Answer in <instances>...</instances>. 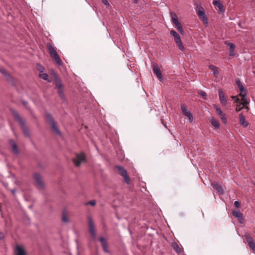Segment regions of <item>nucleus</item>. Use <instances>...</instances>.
<instances>
[{"mask_svg": "<svg viewBox=\"0 0 255 255\" xmlns=\"http://www.w3.org/2000/svg\"><path fill=\"white\" fill-rule=\"evenodd\" d=\"M12 114L13 118L14 120L16 121H17L21 128V129L22 130L23 133L24 135L26 137H29V133L26 127H25V124L24 121L22 120V118L20 117V116L19 115V114L16 112V111H13Z\"/></svg>", "mask_w": 255, "mask_h": 255, "instance_id": "f257e3e1", "label": "nucleus"}, {"mask_svg": "<svg viewBox=\"0 0 255 255\" xmlns=\"http://www.w3.org/2000/svg\"><path fill=\"white\" fill-rule=\"evenodd\" d=\"M47 47L51 57H52L55 60L58 65H61L62 64L61 60L56 51L55 50L54 47L51 44L49 43H47Z\"/></svg>", "mask_w": 255, "mask_h": 255, "instance_id": "f03ea898", "label": "nucleus"}, {"mask_svg": "<svg viewBox=\"0 0 255 255\" xmlns=\"http://www.w3.org/2000/svg\"><path fill=\"white\" fill-rule=\"evenodd\" d=\"M196 12L204 24L207 25L208 23V18L205 14V11L203 7L201 5H197L196 8Z\"/></svg>", "mask_w": 255, "mask_h": 255, "instance_id": "7ed1b4c3", "label": "nucleus"}, {"mask_svg": "<svg viewBox=\"0 0 255 255\" xmlns=\"http://www.w3.org/2000/svg\"><path fill=\"white\" fill-rule=\"evenodd\" d=\"M72 161L76 166H79L81 163L86 162L85 154L83 152L77 153L75 157L73 158Z\"/></svg>", "mask_w": 255, "mask_h": 255, "instance_id": "20e7f679", "label": "nucleus"}, {"mask_svg": "<svg viewBox=\"0 0 255 255\" xmlns=\"http://www.w3.org/2000/svg\"><path fill=\"white\" fill-rule=\"evenodd\" d=\"M33 178L35 182V185L39 190H42L44 187V183L43 181L41 176L37 173H35L33 174Z\"/></svg>", "mask_w": 255, "mask_h": 255, "instance_id": "39448f33", "label": "nucleus"}, {"mask_svg": "<svg viewBox=\"0 0 255 255\" xmlns=\"http://www.w3.org/2000/svg\"><path fill=\"white\" fill-rule=\"evenodd\" d=\"M55 83L56 88L58 89L59 96L62 98H64V95L63 91V85L61 82L60 79L58 77L56 74L55 75Z\"/></svg>", "mask_w": 255, "mask_h": 255, "instance_id": "423d86ee", "label": "nucleus"}, {"mask_svg": "<svg viewBox=\"0 0 255 255\" xmlns=\"http://www.w3.org/2000/svg\"><path fill=\"white\" fill-rule=\"evenodd\" d=\"M88 224L90 235L93 239H95L96 237L95 228L92 218L90 216L88 217Z\"/></svg>", "mask_w": 255, "mask_h": 255, "instance_id": "0eeeda50", "label": "nucleus"}, {"mask_svg": "<svg viewBox=\"0 0 255 255\" xmlns=\"http://www.w3.org/2000/svg\"><path fill=\"white\" fill-rule=\"evenodd\" d=\"M116 168L118 169L119 174L124 178L125 182L127 184H129L130 182V178L128 175L127 171L121 166H117Z\"/></svg>", "mask_w": 255, "mask_h": 255, "instance_id": "6e6552de", "label": "nucleus"}, {"mask_svg": "<svg viewBox=\"0 0 255 255\" xmlns=\"http://www.w3.org/2000/svg\"><path fill=\"white\" fill-rule=\"evenodd\" d=\"M46 117L50 122V124L51 125V128H52L53 130L56 133H57L58 134H60V130H59L58 127H57L56 124L55 122L52 117L50 114H47Z\"/></svg>", "mask_w": 255, "mask_h": 255, "instance_id": "1a4fd4ad", "label": "nucleus"}, {"mask_svg": "<svg viewBox=\"0 0 255 255\" xmlns=\"http://www.w3.org/2000/svg\"><path fill=\"white\" fill-rule=\"evenodd\" d=\"M244 237L250 248L253 250V252L255 253V243L253 238L249 234H246Z\"/></svg>", "mask_w": 255, "mask_h": 255, "instance_id": "9d476101", "label": "nucleus"}, {"mask_svg": "<svg viewBox=\"0 0 255 255\" xmlns=\"http://www.w3.org/2000/svg\"><path fill=\"white\" fill-rule=\"evenodd\" d=\"M181 111L186 117H187L190 122L193 121V116L190 111L187 109V106L185 104H182L181 106Z\"/></svg>", "mask_w": 255, "mask_h": 255, "instance_id": "9b49d317", "label": "nucleus"}, {"mask_svg": "<svg viewBox=\"0 0 255 255\" xmlns=\"http://www.w3.org/2000/svg\"><path fill=\"white\" fill-rule=\"evenodd\" d=\"M214 107L216 109L217 114L222 120L223 123L224 124H226L227 122V120L226 117V115L222 112L221 108H219L218 106L214 105Z\"/></svg>", "mask_w": 255, "mask_h": 255, "instance_id": "f8f14e48", "label": "nucleus"}, {"mask_svg": "<svg viewBox=\"0 0 255 255\" xmlns=\"http://www.w3.org/2000/svg\"><path fill=\"white\" fill-rule=\"evenodd\" d=\"M219 98L221 104L224 106H226L227 104V101L225 98L224 93L221 89L219 91Z\"/></svg>", "mask_w": 255, "mask_h": 255, "instance_id": "ddd939ff", "label": "nucleus"}, {"mask_svg": "<svg viewBox=\"0 0 255 255\" xmlns=\"http://www.w3.org/2000/svg\"><path fill=\"white\" fill-rule=\"evenodd\" d=\"M239 123L240 125L246 128L249 125V123L246 121L245 117L242 113H240L239 115Z\"/></svg>", "mask_w": 255, "mask_h": 255, "instance_id": "4468645a", "label": "nucleus"}, {"mask_svg": "<svg viewBox=\"0 0 255 255\" xmlns=\"http://www.w3.org/2000/svg\"><path fill=\"white\" fill-rule=\"evenodd\" d=\"M152 69H153V71L154 73L156 75L157 78L159 80L162 79V75L161 72L159 68H158L157 65L154 64L153 65Z\"/></svg>", "mask_w": 255, "mask_h": 255, "instance_id": "2eb2a0df", "label": "nucleus"}, {"mask_svg": "<svg viewBox=\"0 0 255 255\" xmlns=\"http://www.w3.org/2000/svg\"><path fill=\"white\" fill-rule=\"evenodd\" d=\"M216 3L214 4L213 5L216 7V8H218L217 10L218 11V13L220 14L224 13L225 12V9L224 8V6L223 3H221V2H216Z\"/></svg>", "mask_w": 255, "mask_h": 255, "instance_id": "dca6fc26", "label": "nucleus"}, {"mask_svg": "<svg viewBox=\"0 0 255 255\" xmlns=\"http://www.w3.org/2000/svg\"><path fill=\"white\" fill-rule=\"evenodd\" d=\"M99 241L101 242L102 244V246L103 247L104 251L106 253H108V245L106 240L103 237H100L99 238Z\"/></svg>", "mask_w": 255, "mask_h": 255, "instance_id": "f3484780", "label": "nucleus"}, {"mask_svg": "<svg viewBox=\"0 0 255 255\" xmlns=\"http://www.w3.org/2000/svg\"><path fill=\"white\" fill-rule=\"evenodd\" d=\"M232 214L234 217L238 219L239 222L240 223H242V222L241 221L243 220V214L240 211L233 210L232 212Z\"/></svg>", "mask_w": 255, "mask_h": 255, "instance_id": "a211bd4d", "label": "nucleus"}, {"mask_svg": "<svg viewBox=\"0 0 255 255\" xmlns=\"http://www.w3.org/2000/svg\"><path fill=\"white\" fill-rule=\"evenodd\" d=\"M212 185L213 188H215L218 192H220V194H224V189L222 186H221L220 184L214 182L212 184Z\"/></svg>", "mask_w": 255, "mask_h": 255, "instance_id": "6ab92c4d", "label": "nucleus"}, {"mask_svg": "<svg viewBox=\"0 0 255 255\" xmlns=\"http://www.w3.org/2000/svg\"><path fill=\"white\" fill-rule=\"evenodd\" d=\"M236 83L238 86V88H239L240 92L246 91L244 86L239 78H237L236 79Z\"/></svg>", "mask_w": 255, "mask_h": 255, "instance_id": "aec40b11", "label": "nucleus"}, {"mask_svg": "<svg viewBox=\"0 0 255 255\" xmlns=\"http://www.w3.org/2000/svg\"><path fill=\"white\" fill-rule=\"evenodd\" d=\"M15 255H25L24 250L20 246H17L15 248Z\"/></svg>", "mask_w": 255, "mask_h": 255, "instance_id": "412c9836", "label": "nucleus"}, {"mask_svg": "<svg viewBox=\"0 0 255 255\" xmlns=\"http://www.w3.org/2000/svg\"><path fill=\"white\" fill-rule=\"evenodd\" d=\"M209 121L212 125L215 128H219L220 124L219 121L217 120L214 118H211Z\"/></svg>", "mask_w": 255, "mask_h": 255, "instance_id": "4be33fe9", "label": "nucleus"}, {"mask_svg": "<svg viewBox=\"0 0 255 255\" xmlns=\"http://www.w3.org/2000/svg\"><path fill=\"white\" fill-rule=\"evenodd\" d=\"M10 143L11 144L12 152L15 154L18 153L19 151L16 143L12 140H10Z\"/></svg>", "mask_w": 255, "mask_h": 255, "instance_id": "5701e85b", "label": "nucleus"}, {"mask_svg": "<svg viewBox=\"0 0 255 255\" xmlns=\"http://www.w3.org/2000/svg\"><path fill=\"white\" fill-rule=\"evenodd\" d=\"M209 68L213 71L215 77H217L219 75V71L217 68L213 65H210Z\"/></svg>", "mask_w": 255, "mask_h": 255, "instance_id": "b1692460", "label": "nucleus"}, {"mask_svg": "<svg viewBox=\"0 0 255 255\" xmlns=\"http://www.w3.org/2000/svg\"><path fill=\"white\" fill-rule=\"evenodd\" d=\"M170 15L172 17V22L175 25L180 22L178 20V17L177 15L175 14V13L173 12H171Z\"/></svg>", "mask_w": 255, "mask_h": 255, "instance_id": "393cba45", "label": "nucleus"}, {"mask_svg": "<svg viewBox=\"0 0 255 255\" xmlns=\"http://www.w3.org/2000/svg\"><path fill=\"white\" fill-rule=\"evenodd\" d=\"M171 246L176 252L177 253L179 254L181 253V249L176 242L172 243Z\"/></svg>", "mask_w": 255, "mask_h": 255, "instance_id": "a878e982", "label": "nucleus"}, {"mask_svg": "<svg viewBox=\"0 0 255 255\" xmlns=\"http://www.w3.org/2000/svg\"><path fill=\"white\" fill-rule=\"evenodd\" d=\"M175 42H176L177 46L178 47L179 49L181 51H183L184 50V47L183 46V44L181 40L180 39L179 40L175 41Z\"/></svg>", "mask_w": 255, "mask_h": 255, "instance_id": "bb28decb", "label": "nucleus"}, {"mask_svg": "<svg viewBox=\"0 0 255 255\" xmlns=\"http://www.w3.org/2000/svg\"><path fill=\"white\" fill-rule=\"evenodd\" d=\"M175 42H176L177 46L178 47L179 49L181 51H183L184 50V47L183 46V44L181 40L180 39L179 40L175 41Z\"/></svg>", "mask_w": 255, "mask_h": 255, "instance_id": "cd10ccee", "label": "nucleus"}, {"mask_svg": "<svg viewBox=\"0 0 255 255\" xmlns=\"http://www.w3.org/2000/svg\"><path fill=\"white\" fill-rule=\"evenodd\" d=\"M225 44L229 46L230 51H235V45L234 43L230 42L229 41H226L225 42Z\"/></svg>", "mask_w": 255, "mask_h": 255, "instance_id": "c85d7f7f", "label": "nucleus"}, {"mask_svg": "<svg viewBox=\"0 0 255 255\" xmlns=\"http://www.w3.org/2000/svg\"><path fill=\"white\" fill-rule=\"evenodd\" d=\"M39 77L41 78H42V79H44L45 80L47 81L48 82H51V80L48 79L49 76L46 73H41V74H39Z\"/></svg>", "mask_w": 255, "mask_h": 255, "instance_id": "c756f323", "label": "nucleus"}, {"mask_svg": "<svg viewBox=\"0 0 255 255\" xmlns=\"http://www.w3.org/2000/svg\"><path fill=\"white\" fill-rule=\"evenodd\" d=\"M177 27V30L182 34H184V31L182 28V26L180 22L175 24Z\"/></svg>", "mask_w": 255, "mask_h": 255, "instance_id": "7c9ffc66", "label": "nucleus"}, {"mask_svg": "<svg viewBox=\"0 0 255 255\" xmlns=\"http://www.w3.org/2000/svg\"><path fill=\"white\" fill-rule=\"evenodd\" d=\"M249 102L248 101L247 98L244 99V101H241V104L243 105L245 109H248V108L247 107V105L249 104Z\"/></svg>", "mask_w": 255, "mask_h": 255, "instance_id": "2f4dec72", "label": "nucleus"}, {"mask_svg": "<svg viewBox=\"0 0 255 255\" xmlns=\"http://www.w3.org/2000/svg\"><path fill=\"white\" fill-rule=\"evenodd\" d=\"M238 96H240L241 97V101H244V99L247 98L246 91L240 92V93L238 95Z\"/></svg>", "mask_w": 255, "mask_h": 255, "instance_id": "473e14b6", "label": "nucleus"}, {"mask_svg": "<svg viewBox=\"0 0 255 255\" xmlns=\"http://www.w3.org/2000/svg\"><path fill=\"white\" fill-rule=\"evenodd\" d=\"M62 220L63 222L68 223L69 222V219L66 216V214L64 213L62 214Z\"/></svg>", "mask_w": 255, "mask_h": 255, "instance_id": "72a5a7b5", "label": "nucleus"}, {"mask_svg": "<svg viewBox=\"0 0 255 255\" xmlns=\"http://www.w3.org/2000/svg\"><path fill=\"white\" fill-rule=\"evenodd\" d=\"M197 93L200 95H201L204 99L206 100L207 99V98H206L207 95L205 92L201 91V90H199V91H198Z\"/></svg>", "mask_w": 255, "mask_h": 255, "instance_id": "f704fd0d", "label": "nucleus"}, {"mask_svg": "<svg viewBox=\"0 0 255 255\" xmlns=\"http://www.w3.org/2000/svg\"><path fill=\"white\" fill-rule=\"evenodd\" d=\"M37 69L40 72H42L44 70V68L43 66H42L40 64H37Z\"/></svg>", "mask_w": 255, "mask_h": 255, "instance_id": "c9c22d12", "label": "nucleus"}, {"mask_svg": "<svg viewBox=\"0 0 255 255\" xmlns=\"http://www.w3.org/2000/svg\"><path fill=\"white\" fill-rule=\"evenodd\" d=\"M242 104H239L237 105L236 107V112H238L240 111H241L244 107L243 106H242Z\"/></svg>", "mask_w": 255, "mask_h": 255, "instance_id": "e433bc0d", "label": "nucleus"}, {"mask_svg": "<svg viewBox=\"0 0 255 255\" xmlns=\"http://www.w3.org/2000/svg\"><path fill=\"white\" fill-rule=\"evenodd\" d=\"M170 33L174 37H175L176 36L178 35L179 34L177 33L175 30H171L170 31Z\"/></svg>", "mask_w": 255, "mask_h": 255, "instance_id": "4c0bfd02", "label": "nucleus"}, {"mask_svg": "<svg viewBox=\"0 0 255 255\" xmlns=\"http://www.w3.org/2000/svg\"><path fill=\"white\" fill-rule=\"evenodd\" d=\"M234 206L237 208H239L240 207V202L238 201H235Z\"/></svg>", "mask_w": 255, "mask_h": 255, "instance_id": "58836bf2", "label": "nucleus"}, {"mask_svg": "<svg viewBox=\"0 0 255 255\" xmlns=\"http://www.w3.org/2000/svg\"><path fill=\"white\" fill-rule=\"evenodd\" d=\"M87 204H90L92 206H94L96 204V201L95 200H91L89 201V202L87 203Z\"/></svg>", "mask_w": 255, "mask_h": 255, "instance_id": "ea45409f", "label": "nucleus"}, {"mask_svg": "<svg viewBox=\"0 0 255 255\" xmlns=\"http://www.w3.org/2000/svg\"><path fill=\"white\" fill-rule=\"evenodd\" d=\"M235 102L237 103V104H240V103H241V99L240 100L239 98H238V96H237V98L235 99Z\"/></svg>", "mask_w": 255, "mask_h": 255, "instance_id": "a19ab883", "label": "nucleus"}, {"mask_svg": "<svg viewBox=\"0 0 255 255\" xmlns=\"http://www.w3.org/2000/svg\"><path fill=\"white\" fill-rule=\"evenodd\" d=\"M103 3L106 5H109V2H108V0H102Z\"/></svg>", "mask_w": 255, "mask_h": 255, "instance_id": "79ce46f5", "label": "nucleus"}, {"mask_svg": "<svg viewBox=\"0 0 255 255\" xmlns=\"http://www.w3.org/2000/svg\"><path fill=\"white\" fill-rule=\"evenodd\" d=\"M174 38V41H177L181 39L180 35L178 34V35L176 36Z\"/></svg>", "mask_w": 255, "mask_h": 255, "instance_id": "37998d69", "label": "nucleus"}, {"mask_svg": "<svg viewBox=\"0 0 255 255\" xmlns=\"http://www.w3.org/2000/svg\"><path fill=\"white\" fill-rule=\"evenodd\" d=\"M235 51H230V56H234L235 55V53L234 52Z\"/></svg>", "mask_w": 255, "mask_h": 255, "instance_id": "c03bdc74", "label": "nucleus"}, {"mask_svg": "<svg viewBox=\"0 0 255 255\" xmlns=\"http://www.w3.org/2000/svg\"><path fill=\"white\" fill-rule=\"evenodd\" d=\"M0 72L4 75H6V74H7L6 71L4 69H1Z\"/></svg>", "mask_w": 255, "mask_h": 255, "instance_id": "a18cd8bd", "label": "nucleus"}, {"mask_svg": "<svg viewBox=\"0 0 255 255\" xmlns=\"http://www.w3.org/2000/svg\"><path fill=\"white\" fill-rule=\"evenodd\" d=\"M4 235L2 233H0V240H2L4 238Z\"/></svg>", "mask_w": 255, "mask_h": 255, "instance_id": "49530a36", "label": "nucleus"}, {"mask_svg": "<svg viewBox=\"0 0 255 255\" xmlns=\"http://www.w3.org/2000/svg\"><path fill=\"white\" fill-rule=\"evenodd\" d=\"M216 2H220V0H213V4L216 3Z\"/></svg>", "mask_w": 255, "mask_h": 255, "instance_id": "de8ad7c7", "label": "nucleus"}, {"mask_svg": "<svg viewBox=\"0 0 255 255\" xmlns=\"http://www.w3.org/2000/svg\"><path fill=\"white\" fill-rule=\"evenodd\" d=\"M161 123L163 124V125L166 128V124H165L163 122V119H161Z\"/></svg>", "mask_w": 255, "mask_h": 255, "instance_id": "09e8293b", "label": "nucleus"}, {"mask_svg": "<svg viewBox=\"0 0 255 255\" xmlns=\"http://www.w3.org/2000/svg\"><path fill=\"white\" fill-rule=\"evenodd\" d=\"M237 96H232L231 97L232 99L235 100V99L237 98Z\"/></svg>", "mask_w": 255, "mask_h": 255, "instance_id": "8fccbe9b", "label": "nucleus"}, {"mask_svg": "<svg viewBox=\"0 0 255 255\" xmlns=\"http://www.w3.org/2000/svg\"><path fill=\"white\" fill-rule=\"evenodd\" d=\"M15 189H13L12 190V192L13 194H14L15 193Z\"/></svg>", "mask_w": 255, "mask_h": 255, "instance_id": "3c124183", "label": "nucleus"}, {"mask_svg": "<svg viewBox=\"0 0 255 255\" xmlns=\"http://www.w3.org/2000/svg\"><path fill=\"white\" fill-rule=\"evenodd\" d=\"M23 104L25 105H26V102L25 101H23Z\"/></svg>", "mask_w": 255, "mask_h": 255, "instance_id": "603ef678", "label": "nucleus"}]
</instances>
